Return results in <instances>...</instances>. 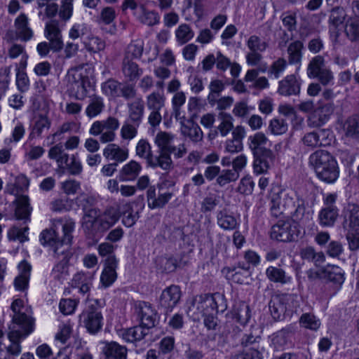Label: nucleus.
<instances>
[{
    "mask_svg": "<svg viewBox=\"0 0 359 359\" xmlns=\"http://www.w3.org/2000/svg\"><path fill=\"white\" fill-rule=\"evenodd\" d=\"M271 211L278 217L284 212L290 213L294 222H303L305 219V201L292 189H278L271 194Z\"/></svg>",
    "mask_w": 359,
    "mask_h": 359,
    "instance_id": "nucleus-1",
    "label": "nucleus"
},
{
    "mask_svg": "<svg viewBox=\"0 0 359 359\" xmlns=\"http://www.w3.org/2000/svg\"><path fill=\"white\" fill-rule=\"evenodd\" d=\"M53 229L43 230L40 235L42 245H48L53 248H59V250L70 245L75 222L72 219H58L53 222Z\"/></svg>",
    "mask_w": 359,
    "mask_h": 359,
    "instance_id": "nucleus-2",
    "label": "nucleus"
},
{
    "mask_svg": "<svg viewBox=\"0 0 359 359\" xmlns=\"http://www.w3.org/2000/svg\"><path fill=\"white\" fill-rule=\"evenodd\" d=\"M309 165L314 169L318 177L327 183H333L339 177V170L337 161L327 151L318 150L309 158Z\"/></svg>",
    "mask_w": 359,
    "mask_h": 359,
    "instance_id": "nucleus-3",
    "label": "nucleus"
},
{
    "mask_svg": "<svg viewBox=\"0 0 359 359\" xmlns=\"http://www.w3.org/2000/svg\"><path fill=\"white\" fill-rule=\"evenodd\" d=\"M118 127V120L115 117L109 116L105 120L95 121L92 124L89 133L94 136L100 135V141L102 143H108L115 140V131Z\"/></svg>",
    "mask_w": 359,
    "mask_h": 359,
    "instance_id": "nucleus-4",
    "label": "nucleus"
},
{
    "mask_svg": "<svg viewBox=\"0 0 359 359\" xmlns=\"http://www.w3.org/2000/svg\"><path fill=\"white\" fill-rule=\"evenodd\" d=\"M102 315L96 302H89L79 316V323L90 334H96L102 327Z\"/></svg>",
    "mask_w": 359,
    "mask_h": 359,
    "instance_id": "nucleus-5",
    "label": "nucleus"
},
{
    "mask_svg": "<svg viewBox=\"0 0 359 359\" xmlns=\"http://www.w3.org/2000/svg\"><path fill=\"white\" fill-rule=\"evenodd\" d=\"M136 155L140 158L146 160L147 166L156 168L159 167L163 170H166L170 160L168 156L164 154H158L154 156L152 154L151 147L149 142L146 140H140L136 146Z\"/></svg>",
    "mask_w": 359,
    "mask_h": 359,
    "instance_id": "nucleus-6",
    "label": "nucleus"
},
{
    "mask_svg": "<svg viewBox=\"0 0 359 359\" xmlns=\"http://www.w3.org/2000/svg\"><path fill=\"white\" fill-rule=\"evenodd\" d=\"M298 222H294L292 219L285 221L279 220L271 227V238L281 242L294 241L300 233Z\"/></svg>",
    "mask_w": 359,
    "mask_h": 359,
    "instance_id": "nucleus-7",
    "label": "nucleus"
},
{
    "mask_svg": "<svg viewBox=\"0 0 359 359\" xmlns=\"http://www.w3.org/2000/svg\"><path fill=\"white\" fill-rule=\"evenodd\" d=\"M11 309L13 313L11 326H18L20 329L34 330V320L30 315L29 309L24 306L22 300L18 299L13 301Z\"/></svg>",
    "mask_w": 359,
    "mask_h": 359,
    "instance_id": "nucleus-8",
    "label": "nucleus"
},
{
    "mask_svg": "<svg viewBox=\"0 0 359 359\" xmlns=\"http://www.w3.org/2000/svg\"><path fill=\"white\" fill-rule=\"evenodd\" d=\"M165 102L164 95L159 92H153L146 97V106L150 111L148 121L151 126L155 127L161 122V111L165 106Z\"/></svg>",
    "mask_w": 359,
    "mask_h": 359,
    "instance_id": "nucleus-9",
    "label": "nucleus"
},
{
    "mask_svg": "<svg viewBox=\"0 0 359 359\" xmlns=\"http://www.w3.org/2000/svg\"><path fill=\"white\" fill-rule=\"evenodd\" d=\"M297 303L293 294H278L272 297L269 304V310L273 318L276 320H280L287 312V304Z\"/></svg>",
    "mask_w": 359,
    "mask_h": 359,
    "instance_id": "nucleus-10",
    "label": "nucleus"
},
{
    "mask_svg": "<svg viewBox=\"0 0 359 359\" xmlns=\"http://www.w3.org/2000/svg\"><path fill=\"white\" fill-rule=\"evenodd\" d=\"M9 329L11 330L8 333V338L10 341V345L4 346V348H6L8 354L17 356L22 351L21 341L31 334L34 330L31 328L17 329L15 326H11Z\"/></svg>",
    "mask_w": 359,
    "mask_h": 359,
    "instance_id": "nucleus-11",
    "label": "nucleus"
},
{
    "mask_svg": "<svg viewBox=\"0 0 359 359\" xmlns=\"http://www.w3.org/2000/svg\"><path fill=\"white\" fill-rule=\"evenodd\" d=\"M54 254L59 259V262L53 269L52 276L55 279L62 280L69 274L68 263L72 256V252L69 249V246L65 247L61 250H59V248L57 247L54 249Z\"/></svg>",
    "mask_w": 359,
    "mask_h": 359,
    "instance_id": "nucleus-12",
    "label": "nucleus"
},
{
    "mask_svg": "<svg viewBox=\"0 0 359 359\" xmlns=\"http://www.w3.org/2000/svg\"><path fill=\"white\" fill-rule=\"evenodd\" d=\"M209 298H210V294H208L194 297L188 306L187 311L188 316L194 320H199L201 316L212 312V305L207 303Z\"/></svg>",
    "mask_w": 359,
    "mask_h": 359,
    "instance_id": "nucleus-13",
    "label": "nucleus"
},
{
    "mask_svg": "<svg viewBox=\"0 0 359 359\" xmlns=\"http://www.w3.org/2000/svg\"><path fill=\"white\" fill-rule=\"evenodd\" d=\"M46 38L50 42V48L55 52L63 48V41L59 22L53 20L48 22L44 29Z\"/></svg>",
    "mask_w": 359,
    "mask_h": 359,
    "instance_id": "nucleus-14",
    "label": "nucleus"
},
{
    "mask_svg": "<svg viewBox=\"0 0 359 359\" xmlns=\"http://www.w3.org/2000/svg\"><path fill=\"white\" fill-rule=\"evenodd\" d=\"M253 156L254 172L257 175L266 173L274 164L275 155L271 150H264Z\"/></svg>",
    "mask_w": 359,
    "mask_h": 359,
    "instance_id": "nucleus-15",
    "label": "nucleus"
},
{
    "mask_svg": "<svg viewBox=\"0 0 359 359\" xmlns=\"http://www.w3.org/2000/svg\"><path fill=\"white\" fill-rule=\"evenodd\" d=\"M135 310L142 325L147 329L154 327L156 321V313L150 304L139 302L136 304Z\"/></svg>",
    "mask_w": 359,
    "mask_h": 359,
    "instance_id": "nucleus-16",
    "label": "nucleus"
},
{
    "mask_svg": "<svg viewBox=\"0 0 359 359\" xmlns=\"http://www.w3.org/2000/svg\"><path fill=\"white\" fill-rule=\"evenodd\" d=\"M121 211V207L118 208L109 207L104 212H100L96 231H104L108 230L119 219Z\"/></svg>",
    "mask_w": 359,
    "mask_h": 359,
    "instance_id": "nucleus-17",
    "label": "nucleus"
},
{
    "mask_svg": "<svg viewBox=\"0 0 359 359\" xmlns=\"http://www.w3.org/2000/svg\"><path fill=\"white\" fill-rule=\"evenodd\" d=\"M181 290L179 286L170 285L166 287L160 297V304L165 309L172 310L181 298Z\"/></svg>",
    "mask_w": 359,
    "mask_h": 359,
    "instance_id": "nucleus-18",
    "label": "nucleus"
},
{
    "mask_svg": "<svg viewBox=\"0 0 359 359\" xmlns=\"http://www.w3.org/2000/svg\"><path fill=\"white\" fill-rule=\"evenodd\" d=\"M176 137L175 135L170 133L160 131L158 132L154 139V143L158 148V154H164L168 156L170 163H168L165 170H169L172 168V161L169 154L166 151L168 147L175 143Z\"/></svg>",
    "mask_w": 359,
    "mask_h": 359,
    "instance_id": "nucleus-19",
    "label": "nucleus"
},
{
    "mask_svg": "<svg viewBox=\"0 0 359 359\" xmlns=\"http://www.w3.org/2000/svg\"><path fill=\"white\" fill-rule=\"evenodd\" d=\"M117 264L118 262L115 256H109L106 259L105 266L100 276V282L104 287L110 286L116 280Z\"/></svg>",
    "mask_w": 359,
    "mask_h": 359,
    "instance_id": "nucleus-20",
    "label": "nucleus"
},
{
    "mask_svg": "<svg viewBox=\"0 0 359 359\" xmlns=\"http://www.w3.org/2000/svg\"><path fill=\"white\" fill-rule=\"evenodd\" d=\"M301 83L293 74L285 76L279 81L278 93L284 96L298 95L300 93Z\"/></svg>",
    "mask_w": 359,
    "mask_h": 359,
    "instance_id": "nucleus-21",
    "label": "nucleus"
},
{
    "mask_svg": "<svg viewBox=\"0 0 359 359\" xmlns=\"http://www.w3.org/2000/svg\"><path fill=\"white\" fill-rule=\"evenodd\" d=\"M15 34L18 38L23 41H27L33 37V31L29 27L27 16L21 13L14 22Z\"/></svg>",
    "mask_w": 359,
    "mask_h": 359,
    "instance_id": "nucleus-22",
    "label": "nucleus"
},
{
    "mask_svg": "<svg viewBox=\"0 0 359 359\" xmlns=\"http://www.w3.org/2000/svg\"><path fill=\"white\" fill-rule=\"evenodd\" d=\"M172 196V192L166 191L159 193L156 196L155 188L149 187L147 193L148 206L151 209L161 208L168 203Z\"/></svg>",
    "mask_w": 359,
    "mask_h": 359,
    "instance_id": "nucleus-23",
    "label": "nucleus"
},
{
    "mask_svg": "<svg viewBox=\"0 0 359 359\" xmlns=\"http://www.w3.org/2000/svg\"><path fill=\"white\" fill-rule=\"evenodd\" d=\"M102 353L105 359H126L128 349L116 341L105 342Z\"/></svg>",
    "mask_w": 359,
    "mask_h": 359,
    "instance_id": "nucleus-24",
    "label": "nucleus"
},
{
    "mask_svg": "<svg viewBox=\"0 0 359 359\" xmlns=\"http://www.w3.org/2000/svg\"><path fill=\"white\" fill-rule=\"evenodd\" d=\"M147 327L140 325L128 329L121 330L118 335L126 342L134 343L142 340L148 334Z\"/></svg>",
    "mask_w": 359,
    "mask_h": 359,
    "instance_id": "nucleus-25",
    "label": "nucleus"
},
{
    "mask_svg": "<svg viewBox=\"0 0 359 359\" xmlns=\"http://www.w3.org/2000/svg\"><path fill=\"white\" fill-rule=\"evenodd\" d=\"M344 227L347 231H359V206L348 204L344 215Z\"/></svg>",
    "mask_w": 359,
    "mask_h": 359,
    "instance_id": "nucleus-26",
    "label": "nucleus"
},
{
    "mask_svg": "<svg viewBox=\"0 0 359 359\" xmlns=\"http://www.w3.org/2000/svg\"><path fill=\"white\" fill-rule=\"evenodd\" d=\"M103 156L107 160L114 161V163H122L128 158V149L121 148L116 144H109L103 149Z\"/></svg>",
    "mask_w": 359,
    "mask_h": 359,
    "instance_id": "nucleus-27",
    "label": "nucleus"
},
{
    "mask_svg": "<svg viewBox=\"0 0 359 359\" xmlns=\"http://www.w3.org/2000/svg\"><path fill=\"white\" fill-rule=\"evenodd\" d=\"M93 276V273L90 272H78L72 280V285L78 288L81 294H85L90 290Z\"/></svg>",
    "mask_w": 359,
    "mask_h": 359,
    "instance_id": "nucleus-28",
    "label": "nucleus"
},
{
    "mask_svg": "<svg viewBox=\"0 0 359 359\" xmlns=\"http://www.w3.org/2000/svg\"><path fill=\"white\" fill-rule=\"evenodd\" d=\"M18 269L20 274L15 278L14 285L17 290L25 291L28 287L32 266L24 260L18 264Z\"/></svg>",
    "mask_w": 359,
    "mask_h": 359,
    "instance_id": "nucleus-29",
    "label": "nucleus"
},
{
    "mask_svg": "<svg viewBox=\"0 0 359 359\" xmlns=\"http://www.w3.org/2000/svg\"><path fill=\"white\" fill-rule=\"evenodd\" d=\"M269 142L268 137L262 132H257L248 138V144L252 154H257L264 150H270L266 147Z\"/></svg>",
    "mask_w": 359,
    "mask_h": 359,
    "instance_id": "nucleus-30",
    "label": "nucleus"
},
{
    "mask_svg": "<svg viewBox=\"0 0 359 359\" xmlns=\"http://www.w3.org/2000/svg\"><path fill=\"white\" fill-rule=\"evenodd\" d=\"M216 217L217 225L223 230L232 231L239 225L236 217L226 209L218 211Z\"/></svg>",
    "mask_w": 359,
    "mask_h": 359,
    "instance_id": "nucleus-31",
    "label": "nucleus"
},
{
    "mask_svg": "<svg viewBox=\"0 0 359 359\" xmlns=\"http://www.w3.org/2000/svg\"><path fill=\"white\" fill-rule=\"evenodd\" d=\"M128 121L132 123L140 125L144 114V102L142 98H136L131 102L128 103Z\"/></svg>",
    "mask_w": 359,
    "mask_h": 359,
    "instance_id": "nucleus-32",
    "label": "nucleus"
},
{
    "mask_svg": "<svg viewBox=\"0 0 359 359\" xmlns=\"http://www.w3.org/2000/svg\"><path fill=\"white\" fill-rule=\"evenodd\" d=\"M48 156L49 158L56 161L59 168L62 169V172H64V163L69 161V155L65 152L62 143H58L50 147L48 150Z\"/></svg>",
    "mask_w": 359,
    "mask_h": 359,
    "instance_id": "nucleus-33",
    "label": "nucleus"
},
{
    "mask_svg": "<svg viewBox=\"0 0 359 359\" xmlns=\"http://www.w3.org/2000/svg\"><path fill=\"white\" fill-rule=\"evenodd\" d=\"M142 170V165L132 160L125 164L120 170V179L123 181H131L137 178Z\"/></svg>",
    "mask_w": 359,
    "mask_h": 359,
    "instance_id": "nucleus-34",
    "label": "nucleus"
},
{
    "mask_svg": "<svg viewBox=\"0 0 359 359\" xmlns=\"http://www.w3.org/2000/svg\"><path fill=\"white\" fill-rule=\"evenodd\" d=\"M303 48V43L301 41L297 40L290 43L287 49L289 63L298 65L297 69H299L301 65Z\"/></svg>",
    "mask_w": 359,
    "mask_h": 359,
    "instance_id": "nucleus-35",
    "label": "nucleus"
},
{
    "mask_svg": "<svg viewBox=\"0 0 359 359\" xmlns=\"http://www.w3.org/2000/svg\"><path fill=\"white\" fill-rule=\"evenodd\" d=\"M294 333V329L290 325L283 328L273 334L272 343L277 348H283L289 343Z\"/></svg>",
    "mask_w": 359,
    "mask_h": 359,
    "instance_id": "nucleus-36",
    "label": "nucleus"
},
{
    "mask_svg": "<svg viewBox=\"0 0 359 359\" xmlns=\"http://www.w3.org/2000/svg\"><path fill=\"white\" fill-rule=\"evenodd\" d=\"M122 72L128 80H137L142 74V69L133 60L123 58L122 62Z\"/></svg>",
    "mask_w": 359,
    "mask_h": 359,
    "instance_id": "nucleus-37",
    "label": "nucleus"
},
{
    "mask_svg": "<svg viewBox=\"0 0 359 359\" xmlns=\"http://www.w3.org/2000/svg\"><path fill=\"white\" fill-rule=\"evenodd\" d=\"M323 277L334 283L341 285L344 281V271L335 265H327L323 271Z\"/></svg>",
    "mask_w": 359,
    "mask_h": 359,
    "instance_id": "nucleus-38",
    "label": "nucleus"
},
{
    "mask_svg": "<svg viewBox=\"0 0 359 359\" xmlns=\"http://www.w3.org/2000/svg\"><path fill=\"white\" fill-rule=\"evenodd\" d=\"M338 215V209L337 208H323L318 215L319 223L325 227L332 226Z\"/></svg>",
    "mask_w": 359,
    "mask_h": 359,
    "instance_id": "nucleus-39",
    "label": "nucleus"
},
{
    "mask_svg": "<svg viewBox=\"0 0 359 359\" xmlns=\"http://www.w3.org/2000/svg\"><path fill=\"white\" fill-rule=\"evenodd\" d=\"M344 33L346 37L352 42H359V18L350 17L347 19L344 26Z\"/></svg>",
    "mask_w": 359,
    "mask_h": 359,
    "instance_id": "nucleus-40",
    "label": "nucleus"
},
{
    "mask_svg": "<svg viewBox=\"0 0 359 359\" xmlns=\"http://www.w3.org/2000/svg\"><path fill=\"white\" fill-rule=\"evenodd\" d=\"M346 16V12L342 6L332 8L328 19L330 29H337L344 22Z\"/></svg>",
    "mask_w": 359,
    "mask_h": 359,
    "instance_id": "nucleus-41",
    "label": "nucleus"
},
{
    "mask_svg": "<svg viewBox=\"0 0 359 359\" xmlns=\"http://www.w3.org/2000/svg\"><path fill=\"white\" fill-rule=\"evenodd\" d=\"M83 226L87 229L97 230L100 210L97 208H90L83 211Z\"/></svg>",
    "mask_w": 359,
    "mask_h": 359,
    "instance_id": "nucleus-42",
    "label": "nucleus"
},
{
    "mask_svg": "<svg viewBox=\"0 0 359 359\" xmlns=\"http://www.w3.org/2000/svg\"><path fill=\"white\" fill-rule=\"evenodd\" d=\"M219 124L217 127V131L222 137H226L233 128V116L226 112L219 114Z\"/></svg>",
    "mask_w": 359,
    "mask_h": 359,
    "instance_id": "nucleus-43",
    "label": "nucleus"
},
{
    "mask_svg": "<svg viewBox=\"0 0 359 359\" xmlns=\"http://www.w3.org/2000/svg\"><path fill=\"white\" fill-rule=\"evenodd\" d=\"M185 102L186 95L184 92H177L174 94L172 98V107L173 115L177 120L182 121L185 118L184 114L181 109Z\"/></svg>",
    "mask_w": 359,
    "mask_h": 359,
    "instance_id": "nucleus-44",
    "label": "nucleus"
},
{
    "mask_svg": "<svg viewBox=\"0 0 359 359\" xmlns=\"http://www.w3.org/2000/svg\"><path fill=\"white\" fill-rule=\"evenodd\" d=\"M344 130L347 137L359 139V116L349 117L344 124Z\"/></svg>",
    "mask_w": 359,
    "mask_h": 359,
    "instance_id": "nucleus-45",
    "label": "nucleus"
},
{
    "mask_svg": "<svg viewBox=\"0 0 359 359\" xmlns=\"http://www.w3.org/2000/svg\"><path fill=\"white\" fill-rule=\"evenodd\" d=\"M32 208L29 207V198L22 196L18 198L15 208V215L18 219H27L30 215Z\"/></svg>",
    "mask_w": 359,
    "mask_h": 359,
    "instance_id": "nucleus-46",
    "label": "nucleus"
},
{
    "mask_svg": "<svg viewBox=\"0 0 359 359\" xmlns=\"http://www.w3.org/2000/svg\"><path fill=\"white\" fill-rule=\"evenodd\" d=\"M266 275L272 282L285 284L291 280L290 277L285 275V272L282 269L274 266H269L266 269Z\"/></svg>",
    "mask_w": 359,
    "mask_h": 359,
    "instance_id": "nucleus-47",
    "label": "nucleus"
},
{
    "mask_svg": "<svg viewBox=\"0 0 359 359\" xmlns=\"http://www.w3.org/2000/svg\"><path fill=\"white\" fill-rule=\"evenodd\" d=\"M144 50V43L142 40H135L132 41L128 46L125 53L126 59L140 58Z\"/></svg>",
    "mask_w": 359,
    "mask_h": 359,
    "instance_id": "nucleus-48",
    "label": "nucleus"
},
{
    "mask_svg": "<svg viewBox=\"0 0 359 359\" xmlns=\"http://www.w3.org/2000/svg\"><path fill=\"white\" fill-rule=\"evenodd\" d=\"M104 107V104L102 97L97 96L93 97L86 107V116L89 118L95 117L102 111Z\"/></svg>",
    "mask_w": 359,
    "mask_h": 359,
    "instance_id": "nucleus-49",
    "label": "nucleus"
},
{
    "mask_svg": "<svg viewBox=\"0 0 359 359\" xmlns=\"http://www.w3.org/2000/svg\"><path fill=\"white\" fill-rule=\"evenodd\" d=\"M325 60L320 55L315 56L311 59L307 67V76L310 79H315L323 69H325Z\"/></svg>",
    "mask_w": 359,
    "mask_h": 359,
    "instance_id": "nucleus-50",
    "label": "nucleus"
},
{
    "mask_svg": "<svg viewBox=\"0 0 359 359\" xmlns=\"http://www.w3.org/2000/svg\"><path fill=\"white\" fill-rule=\"evenodd\" d=\"M194 32L189 25L181 24L175 30V36L177 42L182 45L193 39Z\"/></svg>",
    "mask_w": 359,
    "mask_h": 359,
    "instance_id": "nucleus-51",
    "label": "nucleus"
},
{
    "mask_svg": "<svg viewBox=\"0 0 359 359\" xmlns=\"http://www.w3.org/2000/svg\"><path fill=\"white\" fill-rule=\"evenodd\" d=\"M299 324L304 328L316 331L320 326V320L313 313H305L301 316Z\"/></svg>",
    "mask_w": 359,
    "mask_h": 359,
    "instance_id": "nucleus-52",
    "label": "nucleus"
},
{
    "mask_svg": "<svg viewBox=\"0 0 359 359\" xmlns=\"http://www.w3.org/2000/svg\"><path fill=\"white\" fill-rule=\"evenodd\" d=\"M184 135L188 137L193 142H200L203 139V133L201 128L195 123L190 126H185L182 130Z\"/></svg>",
    "mask_w": 359,
    "mask_h": 359,
    "instance_id": "nucleus-53",
    "label": "nucleus"
},
{
    "mask_svg": "<svg viewBox=\"0 0 359 359\" xmlns=\"http://www.w3.org/2000/svg\"><path fill=\"white\" fill-rule=\"evenodd\" d=\"M208 304L212 305V311L216 312H224L227 309L226 301L223 294L217 292L210 294Z\"/></svg>",
    "mask_w": 359,
    "mask_h": 359,
    "instance_id": "nucleus-54",
    "label": "nucleus"
},
{
    "mask_svg": "<svg viewBox=\"0 0 359 359\" xmlns=\"http://www.w3.org/2000/svg\"><path fill=\"white\" fill-rule=\"evenodd\" d=\"M224 83L219 79H215L211 81L209 84L210 93L208 95V102L211 105H215L217 98L219 93L224 90Z\"/></svg>",
    "mask_w": 359,
    "mask_h": 359,
    "instance_id": "nucleus-55",
    "label": "nucleus"
},
{
    "mask_svg": "<svg viewBox=\"0 0 359 359\" xmlns=\"http://www.w3.org/2000/svg\"><path fill=\"white\" fill-rule=\"evenodd\" d=\"M288 129V125L283 118H274L269 122V130L274 135L285 134Z\"/></svg>",
    "mask_w": 359,
    "mask_h": 359,
    "instance_id": "nucleus-56",
    "label": "nucleus"
},
{
    "mask_svg": "<svg viewBox=\"0 0 359 359\" xmlns=\"http://www.w3.org/2000/svg\"><path fill=\"white\" fill-rule=\"evenodd\" d=\"M121 83L109 79L102 83V90L104 95L110 98H116L119 97V88Z\"/></svg>",
    "mask_w": 359,
    "mask_h": 359,
    "instance_id": "nucleus-57",
    "label": "nucleus"
},
{
    "mask_svg": "<svg viewBox=\"0 0 359 359\" xmlns=\"http://www.w3.org/2000/svg\"><path fill=\"white\" fill-rule=\"evenodd\" d=\"M249 50L264 52L269 47V43L257 35H251L246 41Z\"/></svg>",
    "mask_w": 359,
    "mask_h": 359,
    "instance_id": "nucleus-58",
    "label": "nucleus"
},
{
    "mask_svg": "<svg viewBox=\"0 0 359 359\" xmlns=\"http://www.w3.org/2000/svg\"><path fill=\"white\" fill-rule=\"evenodd\" d=\"M84 45L86 50L93 53L103 50L105 48V42L99 37L94 36L88 37Z\"/></svg>",
    "mask_w": 359,
    "mask_h": 359,
    "instance_id": "nucleus-59",
    "label": "nucleus"
},
{
    "mask_svg": "<svg viewBox=\"0 0 359 359\" xmlns=\"http://www.w3.org/2000/svg\"><path fill=\"white\" fill-rule=\"evenodd\" d=\"M239 177V174L233 170H224L217 177V182L220 187L236 181Z\"/></svg>",
    "mask_w": 359,
    "mask_h": 359,
    "instance_id": "nucleus-60",
    "label": "nucleus"
},
{
    "mask_svg": "<svg viewBox=\"0 0 359 359\" xmlns=\"http://www.w3.org/2000/svg\"><path fill=\"white\" fill-rule=\"evenodd\" d=\"M141 23L147 26H154L159 23L160 17L158 14L154 11L143 10L139 16Z\"/></svg>",
    "mask_w": 359,
    "mask_h": 359,
    "instance_id": "nucleus-61",
    "label": "nucleus"
},
{
    "mask_svg": "<svg viewBox=\"0 0 359 359\" xmlns=\"http://www.w3.org/2000/svg\"><path fill=\"white\" fill-rule=\"evenodd\" d=\"M69 160H70V162L67 161L66 163H64L65 170H67L72 175H80L82 172L83 166L76 156L72 154L69 156Z\"/></svg>",
    "mask_w": 359,
    "mask_h": 359,
    "instance_id": "nucleus-62",
    "label": "nucleus"
},
{
    "mask_svg": "<svg viewBox=\"0 0 359 359\" xmlns=\"http://www.w3.org/2000/svg\"><path fill=\"white\" fill-rule=\"evenodd\" d=\"M116 11L114 8L107 6L104 8L97 18L100 25H110L116 18Z\"/></svg>",
    "mask_w": 359,
    "mask_h": 359,
    "instance_id": "nucleus-63",
    "label": "nucleus"
},
{
    "mask_svg": "<svg viewBox=\"0 0 359 359\" xmlns=\"http://www.w3.org/2000/svg\"><path fill=\"white\" fill-rule=\"evenodd\" d=\"M219 198L215 194H209L201 202V211L207 213L215 210L219 203Z\"/></svg>",
    "mask_w": 359,
    "mask_h": 359,
    "instance_id": "nucleus-64",
    "label": "nucleus"
}]
</instances>
